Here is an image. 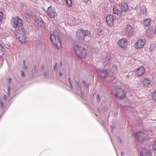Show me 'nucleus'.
Listing matches in <instances>:
<instances>
[{
  "label": "nucleus",
  "instance_id": "nucleus-1",
  "mask_svg": "<svg viewBox=\"0 0 156 156\" xmlns=\"http://www.w3.org/2000/svg\"><path fill=\"white\" fill-rule=\"evenodd\" d=\"M74 48L76 54L79 57L85 58L87 57V52L85 48L77 45H75Z\"/></svg>",
  "mask_w": 156,
  "mask_h": 156
},
{
  "label": "nucleus",
  "instance_id": "nucleus-2",
  "mask_svg": "<svg viewBox=\"0 0 156 156\" xmlns=\"http://www.w3.org/2000/svg\"><path fill=\"white\" fill-rule=\"evenodd\" d=\"M22 20L18 17H13L11 21V23L14 28H19L22 27L23 25Z\"/></svg>",
  "mask_w": 156,
  "mask_h": 156
},
{
  "label": "nucleus",
  "instance_id": "nucleus-3",
  "mask_svg": "<svg viewBox=\"0 0 156 156\" xmlns=\"http://www.w3.org/2000/svg\"><path fill=\"white\" fill-rule=\"evenodd\" d=\"M50 38L53 45L58 49L59 47H61L62 45L61 41L59 37L54 34H51V35Z\"/></svg>",
  "mask_w": 156,
  "mask_h": 156
},
{
  "label": "nucleus",
  "instance_id": "nucleus-4",
  "mask_svg": "<svg viewBox=\"0 0 156 156\" xmlns=\"http://www.w3.org/2000/svg\"><path fill=\"white\" fill-rule=\"evenodd\" d=\"M76 36L79 39H84L85 37L88 36V37L91 36V33L88 30H85L82 29L79 30L76 33Z\"/></svg>",
  "mask_w": 156,
  "mask_h": 156
},
{
  "label": "nucleus",
  "instance_id": "nucleus-5",
  "mask_svg": "<svg viewBox=\"0 0 156 156\" xmlns=\"http://www.w3.org/2000/svg\"><path fill=\"white\" fill-rule=\"evenodd\" d=\"M16 37L17 38H18L21 43H24L26 40L25 29L23 28H22L19 30L17 34L16 35Z\"/></svg>",
  "mask_w": 156,
  "mask_h": 156
},
{
  "label": "nucleus",
  "instance_id": "nucleus-6",
  "mask_svg": "<svg viewBox=\"0 0 156 156\" xmlns=\"http://www.w3.org/2000/svg\"><path fill=\"white\" fill-rule=\"evenodd\" d=\"M116 93L115 94L112 92L114 96L120 99H122L125 98L126 96V93L125 91L122 88H119L117 89Z\"/></svg>",
  "mask_w": 156,
  "mask_h": 156
},
{
  "label": "nucleus",
  "instance_id": "nucleus-7",
  "mask_svg": "<svg viewBox=\"0 0 156 156\" xmlns=\"http://www.w3.org/2000/svg\"><path fill=\"white\" fill-rule=\"evenodd\" d=\"M106 23L108 26L112 27L114 25L115 19L112 15H108L106 18Z\"/></svg>",
  "mask_w": 156,
  "mask_h": 156
},
{
  "label": "nucleus",
  "instance_id": "nucleus-8",
  "mask_svg": "<svg viewBox=\"0 0 156 156\" xmlns=\"http://www.w3.org/2000/svg\"><path fill=\"white\" fill-rule=\"evenodd\" d=\"M128 43L127 40L123 38L119 40L118 44L119 47L125 49L127 47Z\"/></svg>",
  "mask_w": 156,
  "mask_h": 156
},
{
  "label": "nucleus",
  "instance_id": "nucleus-9",
  "mask_svg": "<svg viewBox=\"0 0 156 156\" xmlns=\"http://www.w3.org/2000/svg\"><path fill=\"white\" fill-rule=\"evenodd\" d=\"M47 13L48 16L51 18H54L57 15L55 10L51 6L48 8Z\"/></svg>",
  "mask_w": 156,
  "mask_h": 156
},
{
  "label": "nucleus",
  "instance_id": "nucleus-10",
  "mask_svg": "<svg viewBox=\"0 0 156 156\" xmlns=\"http://www.w3.org/2000/svg\"><path fill=\"white\" fill-rule=\"evenodd\" d=\"M145 43V39H138L137 40L135 44L136 48L137 50H140L143 48Z\"/></svg>",
  "mask_w": 156,
  "mask_h": 156
},
{
  "label": "nucleus",
  "instance_id": "nucleus-11",
  "mask_svg": "<svg viewBox=\"0 0 156 156\" xmlns=\"http://www.w3.org/2000/svg\"><path fill=\"white\" fill-rule=\"evenodd\" d=\"M145 136L144 133L142 131L139 132L136 134V138L140 142H143L144 141Z\"/></svg>",
  "mask_w": 156,
  "mask_h": 156
},
{
  "label": "nucleus",
  "instance_id": "nucleus-12",
  "mask_svg": "<svg viewBox=\"0 0 156 156\" xmlns=\"http://www.w3.org/2000/svg\"><path fill=\"white\" fill-rule=\"evenodd\" d=\"M126 33L129 36H132L134 34V29L133 27L130 25H127L126 28Z\"/></svg>",
  "mask_w": 156,
  "mask_h": 156
},
{
  "label": "nucleus",
  "instance_id": "nucleus-13",
  "mask_svg": "<svg viewBox=\"0 0 156 156\" xmlns=\"http://www.w3.org/2000/svg\"><path fill=\"white\" fill-rule=\"evenodd\" d=\"M145 71V69L143 66H140L136 71V74L137 77L143 75Z\"/></svg>",
  "mask_w": 156,
  "mask_h": 156
},
{
  "label": "nucleus",
  "instance_id": "nucleus-14",
  "mask_svg": "<svg viewBox=\"0 0 156 156\" xmlns=\"http://www.w3.org/2000/svg\"><path fill=\"white\" fill-rule=\"evenodd\" d=\"M108 75V69H103L99 73V76L102 78H106Z\"/></svg>",
  "mask_w": 156,
  "mask_h": 156
},
{
  "label": "nucleus",
  "instance_id": "nucleus-15",
  "mask_svg": "<svg viewBox=\"0 0 156 156\" xmlns=\"http://www.w3.org/2000/svg\"><path fill=\"white\" fill-rule=\"evenodd\" d=\"M155 31L154 29L148 28L146 31V35L148 37H152L155 34Z\"/></svg>",
  "mask_w": 156,
  "mask_h": 156
},
{
  "label": "nucleus",
  "instance_id": "nucleus-16",
  "mask_svg": "<svg viewBox=\"0 0 156 156\" xmlns=\"http://www.w3.org/2000/svg\"><path fill=\"white\" fill-rule=\"evenodd\" d=\"M113 13L116 15L117 17H121L122 16L121 11L116 6H114L113 9Z\"/></svg>",
  "mask_w": 156,
  "mask_h": 156
},
{
  "label": "nucleus",
  "instance_id": "nucleus-17",
  "mask_svg": "<svg viewBox=\"0 0 156 156\" xmlns=\"http://www.w3.org/2000/svg\"><path fill=\"white\" fill-rule=\"evenodd\" d=\"M122 11L126 12L128 9V6L127 3L125 2H122L120 6Z\"/></svg>",
  "mask_w": 156,
  "mask_h": 156
},
{
  "label": "nucleus",
  "instance_id": "nucleus-18",
  "mask_svg": "<svg viewBox=\"0 0 156 156\" xmlns=\"http://www.w3.org/2000/svg\"><path fill=\"white\" fill-rule=\"evenodd\" d=\"M140 156H150V153L149 150L147 149L143 150L140 153Z\"/></svg>",
  "mask_w": 156,
  "mask_h": 156
},
{
  "label": "nucleus",
  "instance_id": "nucleus-19",
  "mask_svg": "<svg viewBox=\"0 0 156 156\" xmlns=\"http://www.w3.org/2000/svg\"><path fill=\"white\" fill-rule=\"evenodd\" d=\"M143 85L146 87L148 86L151 82V80L147 78H144L143 80Z\"/></svg>",
  "mask_w": 156,
  "mask_h": 156
},
{
  "label": "nucleus",
  "instance_id": "nucleus-20",
  "mask_svg": "<svg viewBox=\"0 0 156 156\" xmlns=\"http://www.w3.org/2000/svg\"><path fill=\"white\" fill-rule=\"evenodd\" d=\"M151 21V19L149 18L147 19L144 21V24L146 26L148 27L149 26H150Z\"/></svg>",
  "mask_w": 156,
  "mask_h": 156
},
{
  "label": "nucleus",
  "instance_id": "nucleus-21",
  "mask_svg": "<svg viewBox=\"0 0 156 156\" xmlns=\"http://www.w3.org/2000/svg\"><path fill=\"white\" fill-rule=\"evenodd\" d=\"M5 49L3 48L2 46L0 43V57H3L4 54Z\"/></svg>",
  "mask_w": 156,
  "mask_h": 156
},
{
  "label": "nucleus",
  "instance_id": "nucleus-22",
  "mask_svg": "<svg viewBox=\"0 0 156 156\" xmlns=\"http://www.w3.org/2000/svg\"><path fill=\"white\" fill-rule=\"evenodd\" d=\"M140 12L142 14L146 13L147 9L145 6H143L140 7Z\"/></svg>",
  "mask_w": 156,
  "mask_h": 156
},
{
  "label": "nucleus",
  "instance_id": "nucleus-23",
  "mask_svg": "<svg viewBox=\"0 0 156 156\" xmlns=\"http://www.w3.org/2000/svg\"><path fill=\"white\" fill-rule=\"evenodd\" d=\"M111 57L110 56H107L105 57V59L104 63L106 65H108L110 64V60L111 59Z\"/></svg>",
  "mask_w": 156,
  "mask_h": 156
},
{
  "label": "nucleus",
  "instance_id": "nucleus-24",
  "mask_svg": "<svg viewBox=\"0 0 156 156\" xmlns=\"http://www.w3.org/2000/svg\"><path fill=\"white\" fill-rule=\"evenodd\" d=\"M25 17L27 19H30L32 18L33 16L31 13H27L25 15Z\"/></svg>",
  "mask_w": 156,
  "mask_h": 156
},
{
  "label": "nucleus",
  "instance_id": "nucleus-25",
  "mask_svg": "<svg viewBox=\"0 0 156 156\" xmlns=\"http://www.w3.org/2000/svg\"><path fill=\"white\" fill-rule=\"evenodd\" d=\"M152 98L153 100L156 102V91L153 93L152 94Z\"/></svg>",
  "mask_w": 156,
  "mask_h": 156
},
{
  "label": "nucleus",
  "instance_id": "nucleus-26",
  "mask_svg": "<svg viewBox=\"0 0 156 156\" xmlns=\"http://www.w3.org/2000/svg\"><path fill=\"white\" fill-rule=\"evenodd\" d=\"M66 3L70 7L72 5V0H65Z\"/></svg>",
  "mask_w": 156,
  "mask_h": 156
},
{
  "label": "nucleus",
  "instance_id": "nucleus-27",
  "mask_svg": "<svg viewBox=\"0 0 156 156\" xmlns=\"http://www.w3.org/2000/svg\"><path fill=\"white\" fill-rule=\"evenodd\" d=\"M155 48V46L154 44H152L150 46V49L151 51H153Z\"/></svg>",
  "mask_w": 156,
  "mask_h": 156
},
{
  "label": "nucleus",
  "instance_id": "nucleus-28",
  "mask_svg": "<svg viewBox=\"0 0 156 156\" xmlns=\"http://www.w3.org/2000/svg\"><path fill=\"white\" fill-rule=\"evenodd\" d=\"M152 148L153 150L156 151V140L153 143Z\"/></svg>",
  "mask_w": 156,
  "mask_h": 156
},
{
  "label": "nucleus",
  "instance_id": "nucleus-29",
  "mask_svg": "<svg viewBox=\"0 0 156 156\" xmlns=\"http://www.w3.org/2000/svg\"><path fill=\"white\" fill-rule=\"evenodd\" d=\"M104 34V32L102 30H100L99 33H98V36H101Z\"/></svg>",
  "mask_w": 156,
  "mask_h": 156
},
{
  "label": "nucleus",
  "instance_id": "nucleus-30",
  "mask_svg": "<svg viewBox=\"0 0 156 156\" xmlns=\"http://www.w3.org/2000/svg\"><path fill=\"white\" fill-rule=\"evenodd\" d=\"M3 17V14L2 12H0V22L2 20Z\"/></svg>",
  "mask_w": 156,
  "mask_h": 156
},
{
  "label": "nucleus",
  "instance_id": "nucleus-31",
  "mask_svg": "<svg viewBox=\"0 0 156 156\" xmlns=\"http://www.w3.org/2000/svg\"><path fill=\"white\" fill-rule=\"evenodd\" d=\"M69 83L70 84V85L71 87L72 88V83L70 81V78H69Z\"/></svg>",
  "mask_w": 156,
  "mask_h": 156
},
{
  "label": "nucleus",
  "instance_id": "nucleus-32",
  "mask_svg": "<svg viewBox=\"0 0 156 156\" xmlns=\"http://www.w3.org/2000/svg\"><path fill=\"white\" fill-rule=\"evenodd\" d=\"M57 63H56L55 64V66H54V69L55 70H56L57 69L56 67H57Z\"/></svg>",
  "mask_w": 156,
  "mask_h": 156
},
{
  "label": "nucleus",
  "instance_id": "nucleus-33",
  "mask_svg": "<svg viewBox=\"0 0 156 156\" xmlns=\"http://www.w3.org/2000/svg\"><path fill=\"white\" fill-rule=\"evenodd\" d=\"M83 2L85 3H87L89 1V0H83Z\"/></svg>",
  "mask_w": 156,
  "mask_h": 156
},
{
  "label": "nucleus",
  "instance_id": "nucleus-34",
  "mask_svg": "<svg viewBox=\"0 0 156 156\" xmlns=\"http://www.w3.org/2000/svg\"><path fill=\"white\" fill-rule=\"evenodd\" d=\"M24 75H25V73H24V72L23 71H22V76H23V77H24Z\"/></svg>",
  "mask_w": 156,
  "mask_h": 156
},
{
  "label": "nucleus",
  "instance_id": "nucleus-35",
  "mask_svg": "<svg viewBox=\"0 0 156 156\" xmlns=\"http://www.w3.org/2000/svg\"><path fill=\"white\" fill-rule=\"evenodd\" d=\"M76 83H77V84L80 87L81 90V87L79 86V82H77Z\"/></svg>",
  "mask_w": 156,
  "mask_h": 156
},
{
  "label": "nucleus",
  "instance_id": "nucleus-36",
  "mask_svg": "<svg viewBox=\"0 0 156 156\" xmlns=\"http://www.w3.org/2000/svg\"><path fill=\"white\" fill-rule=\"evenodd\" d=\"M101 101V98H99V95L98 94V101L100 102Z\"/></svg>",
  "mask_w": 156,
  "mask_h": 156
},
{
  "label": "nucleus",
  "instance_id": "nucleus-37",
  "mask_svg": "<svg viewBox=\"0 0 156 156\" xmlns=\"http://www.w3.org/2000/svg\"><path fill=\"white\" fill-rule=\"evenodd\" d=\"M12 79L11 78H10L9 79V82L10 83H11V82H12Z\"/></svg>",
  "mask_w": 156,
  "mask_h": 156
},
{
  "label": "nucleus",
  "instance_id": "nucleus-38",
  "mask_svg": "<svg viewBox=\"0 0 156 156\" xmlns=\"http://www.w3.org/2000/svg\"><path fill=\"white\" fill-rule=\"evenodd\" d=\"M110 2L112 3L113 2V0H108Z\"/></svg>",
  "mask_w": 156,
  "mask_h": 156
},
{
  "label": "nucleus",
  "instance_id": "nucleus-39",
  "mask_svg": "<svg viewBox=\"0 0 156 156\" xmlns=\"http://www.w3.org/2000/svg\"><path fill=\"white\" fill-rule=\"evenodd\" d=\"M124 154V152H122L121 153V155L122 156Z\"/></svg>",
  "mask_w": 156,
  "mask_h": 156
},
{
  "label": "nucleus",
  "instance_id": "nucleus-40",
  "mask_svg": "<svg viewBox=\"0 0 156 156\" xmlns=\"http://www.w3.org/2000/svg\"><path fill=\"white\" fill-rule=\"evenodd\" d=\"M83 83H84V85L85 86H86V84H85V81H83Z\"/></svg>",
  "mask_w": 156,
  "mask_h": 156
},
{
  "label": "nucleus",
  "instance_id": "nucleus-41",
  "mask_svg": "<svg viewBox=\"0 0 156 156\" xmlns=\"http://www.w3.org/2000/svg\"><path fill=\"white\" fill-rule=\"evenodd\" d=\"M119 140H120V143L121 144V143H122V140L121 139H120Z\"/></svg>",
  "mask_w": 156,
  "mask_h": 156
},
{
  "label": "nucleus",
  "instance_id": "nucleus-42",
  "mask_svg": "<svg viewBox=\"0 0 156 156\" xmlns=\"http://www.w3.org/2000/svg\"><path fill=\"white\" fill-rule=\"evenodd\" d=\"M23 62L24 65V66H25V60L23 61Z\"/></svg>",
  "mask_w": 156,
  "mask_h": 156
},
{
  "label": "nucleus",
  "instance_id": "nucleus-43",
  "mask_svg": "<svg viewBox=\"0 0 156 156\" xmlns=\"http://www.w3.org/2000/svg\"><path fill=\"white\" fill-rule=\"evenodd\" d=\"M42 69L43 70L44 69V66H42Z\"/></svg>",
  "mask_w": 156,
  "mask_h": 156
},
{
  "label": "nucleus",
  "instance_id": "nucleus-44",
  "mask_svg": "<svg viewBox=\"0 0 156 156\" xmlns=\"http://www.w3.org/2000/svg\"><path fill=\"white\" fill-rule=\"evenodd\" d=\"M62 75V73H60L59 74V75L60 76H61Z\"/></svg>",
  "mask_w": 156,
  "mask_h": 156
},
{
  "label": "nucleus",
  "instance_id": "nucleus-45",
  "mask_svg": "<svg viewBox=\"0 0 156 156\" xmlns=\"http://www.w3.org/2000/svg\"><path fill=\"white\" fill-rule=\"evenodd\" d=\"M60 65H61V66L62 65V62H61L60 63Z\"/></svg>",
  "mask_w": 156,
  "mask_h": 156
},
{
  "label": "nucleus",
  "instance_id": "nucleus-46",
  "mask_svg": "<svg viewBox=\"0 0 156 156\" xmlns=\"http://www.w3.org/2000/svg\"><path fill=\"white\" fill-rule=\"evenodd\" d=\"M98 112H99V109L98 108Z\"/></svg>",
  "mask_w": 156,
  "mask_h": 156
},
{
  "label": "nucleus",
  "instance_id": "nucleus-47",
  "mask_svg": "<svg viewBox=\"0 0 156 156\" xmlns=\"http://www.w3.org/2000/svg\"><path fill=\"white\" fill-rule=\"evenodd\" d=\"M25 66V68L26 69L27 68V67L26 66Z\"/></svg>",
  "mask_w": 156,
  "mask_h": 156
},
{
  "label": "nucleus",
  "instance_id": "nucleus-48",
  "mask_svg": "<svg viewBox=\"0 0 156 156\" xmlns=\"http://www.w3.org/2000/svg\"><path fill=\"white\" fill-rule=\"evenodd\" d=\"M118 138H119V136H118Z\"/></svg>",
  "mask_w": 156,
  "mask_h": 156
}]
</instances>
